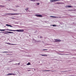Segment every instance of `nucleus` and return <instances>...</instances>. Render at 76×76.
Masks as SVG:
<instances>
[{
  "instance_id": "obj_1",
  "label": "nucleus",
  "mask_w": 76,
  "mask_h": 76,
  "mask_svg": "<svg viewBox=\"0 0 76 76\" xmlns=\"http://www.w3.org/2000/svg\"><path fill=\"white\" fill-rule=\"evenodd\" d=\"M11 31H17V32H23V30H20V29L17 30H11Z\"/></svg>"
},
{
  "instance_id": "obj_2",
  "label": "nucleus",
  "mask_w": 76,
  "mask_h": 76,
  "mask_svg": "<svg viewBox=\"0 0 76 76\" xmlns=\"http://www.w3.org/2000/svg\"><path fill=\"white\" fill-rule=\"evenodd\" d=\"M35 16H37V17H39L40 18H42V15H35Z\"/></svg>"
},
{
  "instance_id": "obj_3",
  "label": "nucleus",
  "mask_w": 76,
  "mask_h": 76,
  "mask_svg": "<svg viewBox=\"0 0 76 76\" xmlns=\"http://www.w3.org/2000/svg\"><path fill=\"white\" fill-rule=\"evenodd\" d=\"M0 31H12V30H10V29H0Z\"/></svg>"
},
{
  "instance_id": "obj_4",
  "label": "nucleus",
  "mask_w": 76,
  "mask_h": 76,
  "mask_svg": "<svg viewBox=\"0 0 76 76\" xmlns=\"http://www.w3.org/2000/svg\"><path fill=\"white\" fill-rule=\"evenodd\" d=\"M60 0H50V2H54V1H60Z\"/></svg>"
},
{
  "instance_id": "obj_5",
  "label": "nucleus",
  "mask_w": 76,
  "mask_h": 76,
  "mask_svg": "<svg viewBox=\"0 0 76 76\" xmlns=\"http://www.w3.org/2000/svg\"><path fill=\"white\" fill-rule=\"evenodd\" d=\"M54 42H60L61 40L60 39H54Z\"/></svg>"
},
{
  "instance_id": "obj_6",
  "label": "nucleus",
  "mask_w": 76,
  "mask_h": 76,
  "mask_svg": "<svg viewBox=\"0 0 76 76\" xmlns=\"http://www.w3.org/2000/svg\"><path fill=\"white\" fill-rule=\"evenodd\" d=\"M15 13L14 14H11V13H7V14H5L4 15H15Z\"/></svg>"
},
{
  "instance_id": "obj_7",
  "label": "nucleus",
  "mask_w": 76,
  "mask_h": 76,
  "mask_svg": "<svg viewBox=\"0 0 76 76\" xmlns=\"http://www.w3.org/2000/svg\"><path fill=\"white\" fill-rule=\"evenodd\" d=\"M4 32H6V33H9V34H13V32L10 31H5Z\"/></svg>"
},
{
  "instance_id": "obj_8",
  "label": "nucleus",
  "mask_w": 76,
  "mask_h": 76,
  "mask_svg": "<svg viewBox=\"0 0 76 76\" xmlns=\"http://www.w3.org/2000/svg\"><path fill=\"white\" fill-rule=\"evenodd\" d=\"M43 72H50L51 71V72H56V71H50V70H44L43 71Z\"/></svg>"
},
{
  "instance_id": "obj_9",
  "label": "nucleus",
  "mask_w": 76,
  "mask_h": 76,
  "mask_svg": "<svg viewBox=\"0 0 76 76\" xmlns=\"http://www.w3.org/2000/svg\"><path fill=\"white\" fill-rule=\"evenodd\" d=\"M50 17L51 18H57V17L54 16H50Z\"/></svg>"
},
{
  "instance_id": "obj_10",
  "label": "nucleus",
  "mask_w": 76,
  "mask_h": 76,
  "mask_svg": "<svg viewBox=\"0 0 76 76\" xmlns=\"http://www.w3.org/2000/svg\"><path fill=\"white\" fill-rule=\"evenodd\" d=\"M35 42H36V41H35V40L34 39H33V40L32 42H33V43H35Z\"/></svg>"
},
{
  "instance_id": "obj_11",
  "label": "nucleus",
  "mask_w": 76,
  "mask_h": 76,
  "mask_svg": "<svg viewBox=\"0 0 76 76\" xmlns=\"http://www.w3.org/2000/svg\"><path fill=\"white\" fill-rule=\"evenodd\" d=\"M7 76H9L10 75H12V74L10 73H9L8 74H7Z\"/></svg>"
},
{
  "instance_id": "obj_12",
  "label": "nucleus",
  "mask_w": 76,
  "mask_h": 76,
  "mask_svg": "<svg viewBox=\"0 0 76 76\" xmlns=\"http://www.w3.org/2000/svg\"><path fill=\"white\" fill-rule=\"evenodd\" d=\"M67 7H69V8H71V7H73V6H70V5H68L67 6Z\"/></svg>"
},
{
  "instance_id": "obj_13",
  "label": "nucleus",
  "mask_w": 76,
  "mask_h": 76,
  "mask_svg": "<svg viewBox=\"0 0 76 76\" xmlns=\"http://www.w3.org/2000/svg\"><path fill=\"white\" fill-rule=\"evenodd\" d=\"M1 33H4V34H7V35H9V34L5 33H4V32H1Z\"/></svg>"
},
{
  "instance_id": "obj_14",
  "label": "nucleus",
  "mask_w": 76,
  "mask_h": 76,
  "mask_svg": "<svg viewBox=\"0 0 76 76\" xmlns=\"http://www.w3.org/2000/svg\"><path fill=\"white\" fill-rule=\"evenodd\" d=\"M41 56H47V55H41Z\"/></svg>"
},
{
  "instance_id": "obj_15",
  "label": "nucleus",
  "mask_w": 76,
  "mask_h": 76,
  "mask_svg": "<svg viewBox=\"0 0 76 76\" xmlns=\"http://www.w3.org/2000/svg\"><path fill=\"white\" fill-rule=\"evenodd\" d=\"M31 1H37L38 0H30Z\"/></svg>"
},
{
  "instance_id": "obj_16",
  "label": "nucleus",
  "mask_w": 76,
  "mask_h": 76,
  "mask_svg": "<svg viewBox=\"0 0 76 76\" xmlns=\"http://www.w3.org/2000/svg\"><path fill=\"white\" fill-rule=\"evenodd\" d=\"M56 4H62V3H57Z\"/></svg>"
},
{
  "instance_id": "obj_17",
  "label": "nucleus",
  "mask_w": 76,
  "mask_h": 76,
  "mask_svg": "<svg viewBox=\"0 0 76 76\" xmlns=\"http://www.w3.org/2000/svg\"><path fill=\"white\" fill-rule=\"evenodd\" d=\"M28 10V8H26L25 9V10H26V12H27V10Z\"/></svg>"
},
{
  "instance_id": "obj_18",
  "label": "nucleus",
  "mask_w": 76,
  "mask_h": 76,
  "mask_svg": "<svg viewBox=\"0 0 76 76\" xmlns=\"http://www.w3.org/2000/svg\"><path fill=\"white\" fill-rule=\"evenodd\" d=\"M0 7H4V6L0 5Z\"/></svg>"
},
{
  "instance_id": "obj_19",
  "label": "nucleus",
  "mask_w": 76,
  "mask_h": 76,
  "mask_svg": "<svg viewBox=\"0 0 76 76\" xmlns=\"http://www.w3.org/2000/svg\"><path fill=\"white\" fill-rule=\"evenodd\" d=\"M30 63L28 62V64H27V66H28V65H30Z\"/></svg>"
},
{
  "instance_id": "obj_20",
  "label": "nucleus",
  "mask_w": 76,
  "mask_h": 76,
  "mask_svg": "<svg viewBox=\"0 0 76 76\" xmlns=\"http://www.w3.org/2000/svg\"><path fill=\"white\" fill-rule=\"evenodd\" d=\"M52 26H57L54 25H52Z\"/></svg>"
},
{
  "instance_id": "obj_21",
  "label": "nucleus",
  "mask_w": 76,
  "mask_h": 76,
  "mask_svg": "<svg viewBox=\"0 0 76 76\" xmlns=\"http://www.w3.org/2000/svg\"><path fill=\"white\" fill-rule=\"evenodd\" d=\"M36 4H37V5H39V3H36Z\"/></svg>"
},
{
  "instance_id": "obj_22",
  "label": "nucleus",
  "mask_w": 76,
  "mask_h": 76,
  "mask_svg": "<svg viewBox=\"0 0 76 76\" xmlns=\"http://www.w3.org/2000/svg\"><path fill=\"white\" fill-rule=\"evenodd\" d=\"M16 74H12V75H13L14 76H15V75H16Z\"/></svg>"
},
{
  "instance_id": "obj_23",
  "label": "nucleus",
  "mask_w": 76,
  "mask_h": 76,
  "mask_svg": "<svg viewBox=\"0 0 76 76\" xmlns=\"http://www.w3.org/2000/svg\"><path fill=\"white\" fill-rule=\"evenodd\" d=\"M6 26H9V25H8L7 24H6Z\"/></svg>"
},
{
  "instance_id": "obj_24",
  "label": "nucleus",
  "mask_w": 76,
  "mask_h": 76,
  "mask_svg": "<svg viewBox=\"0 0 76 76\" xmlns=\"http://www.w3.org/2000/svg\"><path fill=\"white\" fill-rule=\"evenodd\" d=\"M9 26H10V27H13V26H12L10 25H9Z\"/></svg>"
},
{
  "instance_id": "obj_25",
  "label": "nucleus",
  "mask_w": 76,
  "mask_h": 76,
  "mask_svg": "<svg viewBox=\"0 0 76 76\" xmlns=\"http://www.w3.org/2000/svg\"><path fill=\"white\" fill-rule=\"evenodd\" d=\"M2 53H8L7 52H2Z\"/></svg>"
},
{
  "instance_id": "obj_26",
  "label": "nucleus",
  "mask_w": 76,
  "mask_h": 76,
  "mask_svg": "<svg viewBox=\"0 0 76 76\" xmlns=\"http://www.w3.org/2000/svg\"><path fill=\"white\" fill-rule=\"evenodd\" d=\"M18 64V65H19V64H20V63H19L18 64Z\"/></svg>"
},
{
  "instance_id": "obj_27",
  "label": "nucleus",
  "mask_w": 76,
  "mask_h": 76,
  "mask_svg": "<svg viewBox=\"0 0 76 76\" xmlns=\"http://www.w3.org/2000/svg\"><path fill=\"white\" fill-rule=\"evenodd\" d=\"M66 71H61V72H66Z\"/></svg>"
},
{
  "instance_id": "obj_28",
  "label": "nucleus",
  "mask_w": 76,
  "mask_h": 76,
  "mask_svg": "<svg viewBox=\"0 0 76 76\" xmlns=\"http://www.w3.org/2000/svg\"><path fill=\"white\" fill-rule=\"evenodd\" d=\"M43 50H48V49H43Z\"/></svg>"
},
{
  "instance_id": "obj_29",
  "label": "nucleus",
  "mask_w": 76,
  "mask_h": 76,
  "mask_svg": "<svg viewBox=\"0 0 76 76\" xmlns=\"http://www.w3.org/2000/svg\"><path fill=\"white\" fill-rule=\"evenodd\" d=\"M15 15H19V14H18V13H15Z\"/></svg>"
},
{
  "instance_id": "obj_30",
  "label": "nucleus",
  "mask_w": 76,
  "mask_h": 76,
  "mask_svg": "<svg viewBox=\"0 0 76 76\" xmlns=\"http://www.w3.org/2000/svg\"><path fill=\"white\" fill-rule=\"evenodd\" d=\"M52 68H53V67H50V69H52Z\"/></svg>"
},
{
  "instance_id": "obj_31",
  "label": "nucleus",
  "mask_w": 76,
  "mask_h": 76,
  "mask_svg": "<svg viewBox=\"0 0 76 76\" xmlns=\"http://www.w3.org/2000/svg\"><path fill=\"white\" fill-rule=\"evenodd\" d=\"M11 45H16V44H11Z\"/></svg>"
},
{
  "instance_id": "obj_32",
  "label": "nucleus",
  "mask_w": 76,
  "mask_h": 76,
  "mask_svg": "<svg viewBox=\"0 0 76 76\" xmlns=\"http://www.w3.org/2000/svg\"><path fill=\"white\" fill-rule=\"evenodd\" d=\"M7 44H9L10 45H11V44H10V43H8Z\"/></svg>"
},
{
  "instance_id": "obj_33",
  "label": "nucleus",
  "mask_w": 76,
  "mask_h": 76,
  "mask_svg": "<svg viewBox=\"0 0 76 76\" xmlns=\"http://www.w3.org/2000/svg\"><path fill=\"white\" fill-rule=\"evenodd\" d=\"M12 61H9V62L10 63V62H12Z\"/></svg>"
},
{
  "instance_id": "obj_34",
  "label": "nucleus",
  "mask_w": 76,
  "mask_h": 76,
  "mask_svg": "<svg viewBox=\"0 0 76 76\" xmlns=\"http://www.w3.org/2000/svg\"><path fill=\"white\" fill-rule=\"evenodd\" d=\"M16 7H19V6H17Z\"/></svg>"
},
{
  "instance_id": "obj_35",
  "label": "nucleus",
  "mask_w": 76,
  "mask_h": 76,
  "mask_svg": "<svg viewBox=\"0 0 76 76\" xmlns=\"http://www.w3.org/2000/svg\"><path fill=\"white\" fill-rule=\"evenodd\" d=\"M61 55H63V54H60Z\"/></svg>"
},
{
  "instance_id": "obj_36",
  "label": "nucleus",
  "mask_w": 76,
  "mask_h": 76,
  "mask_svg": "<svg viewBox=\"0 0 76 76\" xmlns=\"http://www.w3.org/2000/svg\"><path fill=\"white\" fill-rule=\"evenodd\" d=\"M28 71H31V70H28Z\"/></svg>"
},
{
  "instance_id": "obj_37",
  "label": "nucleus",
  "mask_w": 76,
  "mask_h": 76,
  "mask_svg": "<svg viewBox=\"0 0 76 76\" xmlns=\"http://www.w3.org/2000/svg\"><path fill=\"white\" fill-rule=\"evenodd\" d=\"M14 18H12V19H14Z\"/></svg>"
},
{
  "instance_id": "obj_38",
  "label": "nucleus",
  "mask_w": 76,
  "mask_h": 76,
  "mask_svg": "<svg viewBox=\"0 0 76 76\" xmlns=\"http://www.w3.org/2000/svg\"><path fill=\"white\" fill-rule=\"evenodd\" d=\"M14 11H16V10H13Z\"/></svg>"
},
{
  "instance_id": "obj_39",
  "label": "nucleus",
  "mask_w": 76,
  "mask_h": 76,
  "mask_svg": "<svg viewBox=\"0 0 76 76\" xmlns=\"http://www.w3.org/2000/svg\"><path fill=\"white\" fill-rule=\"evenodd\" d=\"M34 70H35V69H34Z\"/></svg>"
},
{
  "instance_id": "obj_40",
  "label": "nucleus",
  "mask_w": 76,
  "mask_h": 76,
  "mask_svg": "<svg viewBox=\"0 0 76 76\" xmlns=\"http://www.w3.org/2000/svg\"><path fill=\"white\" fill-rule=\"evenodd\" d=\"M4 16H6V15H4Z\"/></svg>"
}]
</instances>
